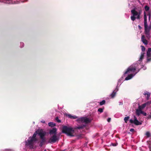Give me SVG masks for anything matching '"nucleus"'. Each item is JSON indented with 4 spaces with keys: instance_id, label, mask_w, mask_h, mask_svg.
<instances>
[{
    "instance_id": "obj_1",
    "label": "nucleus",
    "mask_w": 151,
    "mask_h": 151,
    "mask_svg": "<svg viewBox=\"0 0 151 151\" xmlns=\"http://www.w3.org/2000/svg\"><path fill=\"white\" fill-rule=\"evenodd\" d=\"M74 129L72 127H68L66 126H63L62 129V132L66 134L68 136L73 137V134L74 132Z\"/></svg>"
},
{
    "instance_id": "obj_2",
    "label": "nucleus",
    "mask_w": 151,
    "mask_h": 151,
    "mask_svg": "<svg viewBox=\"0 0 151 151\" xmlns=\"http://www.w3.org/2000/svg\"><path fill=\"white\" fill-rule=\"evenodd\" d=\"M39 130L37 132H38L40 139V140L39 142V145L40 147H41L46 142V139L45 136L46 134V133L45 131H44L43 130H41L40 131V132H39Z\"/></svg>"
},
{
    "instance_id": "obj_3",
    "label": "nucleus",
    "mask_w": 151,
    "mask_h": 151,
    "mask_svg": "<svg viewBox=\"0 0 151 151\" xmlns=\"http://www.w3.org/2000/svg\"><path fill=\"white\" fill-rule=\"evenodd\" d=\"M131 12L133 15V16L131 17V20L133 21H134L136 19L135 16H137L136 18L138 19H140V15L141 14L142 11L141 10H139L138 12L136 11L134 9H132L131 11Z\"/></svg>"
},
{
    "instance_id": "obj_4",
    "label": "nucleus",
    "mask_w": 151,
    "mask_h": 151,
    "mask_svg": "<svg viewBox=\"0 0 151 151\" xmlns=\"http://www.w3.org/2000/svg\"><path fill=\"white\" fill-rule=\"evenodd\" d=\"M78 123H85L86 124H88L91 122V120L86 117H80L76 120Z\"/></svg>"
},
{
    "instance_id": "obj_5",
    "label": "nucleus",
    "mask_w": 151,
    "mask_h": 151,
    "mask_svg": "<svg viewBox=\"0 0 151 151\" xmlns=\"http://www.w3.org/2000/svg\"><path fill=\"white\" fill-rule=\"evenodd\" d=\"M145 28V35H146V36L148 39H150L151 37L150 33V30L151 29V26H150L149 27L147 26V23L146 27Z\"/></svg>"
},
{
    "instance_id": "obj_6",
    "label": "nucleus",
    "mask_w": 151,
    "mask_h": 151,
    "mask_svg": "<svg viewBox=\"0 0 151 151\" xmlns=\"http://www.w3.org/2000/svg\"><path fill=\"white\" fill-rule=\"evenodd\" d=\"M58 140V138L56 135H53L49 139L48 143H54Z\"/></svg>"
},
{
    "instance_id": "obj_7",
    "label": "nucleus",
    "mask_w": 151,
    "mask_h": 151,
    "mask_svg": "<svg viewBox=\"0 0 151 151\" xmlns=\"http://www.w3.org/2000/svg\"><path fill=\"white\" fill-rule=\"evenodd\" d=\"M134 120L132 119H130V122L131 124H134L136 125H140L142 124V123L137 120V118L135 116H134Z\"/></svg>"
},
{
    "instance_id": "obj_8",
    "label": "nucleus",
    "mask_w": 151,
    "mask_h": 151,
    "mask_svg": "<svg viewBox=\"0 0 151 151\" xmlns=\"http://www.w3.org/2000/svg\"><path fill=\"white\" fill-rule=\"evenodd\" d=\"M136 68L135 66H131L128 68L127 70L125 72L124 74L125 75L128 73H129L131 72H134L136 70Z\"/></svg>"
},
{
    "instance_id": "obj_9",
    "label": "nucleus",
    "mask_w": 151,
    "mask_h": 151,
    "mask_svg": "<svg viewBox=\"0 0 151 151\" xmlns=\"http://www.w3.org/2000/svg\"><path fill=\"white\" fill-rule=\"evenodd\" d=\"M33 142H35L34 140L31 138L30 140L28 139L26 142V145H29V147L31 148H33L34 143Z\"/></svg>"
},
{
    "instance_id": "obj_10",
    "label": "nucleus",
    "mask_w": 151,
    "mask_h": 151,
    "mask_svg": "<svg viewBox=\"0 0 151 151\" xmlns=\"http://www.w3.org/2000/svg\"><path fill=\"white\" fill-rule=\"evenodd\" d=\"M41 130H43L42 129H38V130H37L35 132V133L33 134L32 137L31 138L32 139H33L34 140V141H36L37 140V138H36L37 134H38V132H37L38 131H39V132H40V131H41Z\"/></svg>"
},
{
    "instance_id": "obj_11",
    "label": "nucleus",
    "mask_w": 151,
    "mask_h": 151,
    "mask_svg": "<svg viewBox=\"0 0 151 151\" xmlns=\"http://www.w3.org/2000/svg\"><path fill=\"white\" fill-rule=\"evenodd\" d=\"M148 104V102H147L142 104L141 105H139V104L138 109H141V110H142L146 106V105Z\"/></svg>"
},
{
    "instance_id": "obj_12",
    "label": "nucleus",
    "mask_w": 151,
    "mask_h": 151,
    "mask_svg": "<svg viewBox=\"0 0 151 151\" xmlns=\"http://www.w3.org/2000/svg\"><path fill=\"white\" fill-rule=\"evenodd\" d=\"M57 129L56 128H53L52 129L50 130L49 133L50 134H54V135H56Z\"/></svg>"
},
{
    "instance_id": "obj_13",
    "label": "nucleus",
    "mask_w": 151,
    "mask_h": 151,
    "mask_svg": "<svg viewBox=\"0 0 151 151\" xmlns=\"http://www.w3.org/2000/svg\"><path fill=\"white\" fill-rule=\"evenodd\" d=\"M141 40L142 42L145 44L147 45L148 44V41L147 40L145 39L144 35H143L141 37Z\"/></svg>"
},
{
    "instance_id": "obj_14",
    "label": "nucleus",
    "mask_w": 151,
    "mask_h": 151,
    "mask_svg": "<svg viewBox=\"0 0 151 151\" xmlns=\"http://www.w3.org/2000/svg\"><path fill=\"white\" fill-rule=\"evenodd\" d=\"M147 22V17L145 12L144 13V26L145 28L146 27Z\"/></svg>"
},
{
    "instance_id": "obj_15",
    "label": "nucleus",
    "mask_w": 151,
    "mask_h": 151,
    "mask_svg": "<svg viewBox=\"0 0 151 151\" xmlns=\"http://www.w3.org/2000/svg\"><path fill=\"white\" fill-rule=\"evenodd\" d=\"M137 73V72H136L134 75L133 74H130L128 75V76L125 78V80H128L131 79Z\"/></svg>"
},
{
    "instance_id": "obj_16",
    "label": "nucleus",
    "mask_w": 151,
    "mask_h": 151,
    "mask_svg": "<svg viewBox=\"0 0 151 151\" xmlns=\"http://www.w3.org/2000/svg\"><path fill=\"white\" fill-rule=\"evenodd\" d=\"M151 48H149L148 49L147 51V55L148 57H151Z\"/></svg>"
},
{
    "instance_id": "obj_17",
    "label": "nucleus",
    "mask_w": 151,
    "mask_h": 151,
    "mask_svg": "<svg viewBox=\"0 0 151 151\" xmlns=\"http://www.w3.org/2000/svg\"><path fill=\"white\" fill-rule=\"evenodd\" d=\"M142 111L138 108L136 110V114L138 116H139L141 114Z\"/></svg>"
},
{
    "instance_id": "obj_18",
    "label": "nucleus",
    "mask_w": 151,
    "mask_h": 151,
    "mask_svg": "<svg viewBox=\"0 0 151 151\" xmlns=\"http://www.w3.org/2000/svg\"><path fill=\"white\" fill-rule=\"evenodd\" d=\"M67 116L68 117L71 119H76L77 118V116H73L69 114H67Z\"/></svg>"
},
{
    "instance_id": "obj_19",
    "label": "nucleus",
    "mask_w": 151,
    "mask_h": 151,
    "mask_svg": "<svg viewBox=\"0 0 151 151\" xmlns=\"http://www.w3.org/2000/svg\"><path fill=\"white\" fill-rule=\"evenodd\" d=\"M85 125H82L81 126H79L78 127H77L74 128V129H83L85 127Z\"/></svg>"
},
{
    "instance_id": "obj_20",
    "label": "nucleus",
    "mask_w": 151,
    "mask_h": 151,
    "mask_svg": "<svg viewBox=\"0 0 151 151\" xmlns=\"http://www.w3.org/2000/svg\"><path fill=\"white\" fill-rule=\"evenodd\" d=\"M144 95H147V100H148L150 97V93H149L148 92H146V93L145 92L144 93Z\"/></svg>"
},
{
    "instance_id": "obj_21",
    "label": "nucleus",
    "mask_w": 151,
    "mask_h": 151,
    "mask_svg": "<svg viewBox=\"0 0 151 151\" xmlns=\"http://www.w3.org/2000/svg\"><path fill=\"white\" fill-rule=\"evenodd\" d=\"M48 124L49 126L51 127H53L55 126V124L52 122H50Z\"/></svg>"
},
{
    "instance_id": "obj_22",
    "label": "nucleus",
    "mask_w": 151,
    "mask_h": 151,
    "mask_svg": "<svg viewBox=\"0 0 151 151\" xmlns=\"http://www.w3.org/2000/svg\"><path fill=\"white\" fill-rule=\"evenodd\" d=\"M144 54L145 53L144 52H141L140 58L139 60V61H141L142 60L143 58Z\"/></svg>"
},
{
    "instance_id": "obj_23",
    "label": "nucleus",
    "mask_w": 151,
    "mask_h": 151,
    "mask_svg": "<svg viewBox=\"0 0 151 151\" xmlns=\"http://www.w3.org/2000/svg\"><path fill=\"white\" fill-rule=\"evenodd\" d=\"M116 92H115V91H114L113 92L111 93L110 95V96L111 98H113L115 96L116 94Z\"/></svg>"
},
{
    "instance_id": "obj_24",
    "label": "nucleus",
    "mask_w": 151,
    "mask_h": 151,
    "mask_svg": "<svg viewBox=\"0 0 151 151\" xmlns=\"http://www.w3.org/2000/svg\"><path fill=\"white\" fill-rule=\"evenodd\" d=\"M104 109V107L103 108H99L98 110V111L100 113H101L103 112Z\"/></svg>"
},
{
    "instance_id": "obj_25",
    "label": "nucleus",
    "mask_w": 151,
    "mask_h": 151,
    "mask_svg": "<svg viewBox=\"0 0 151 151\" xmlns=\"http://www.w3.org/2000/svg\"><path fill=\"white\" fill-rule=\"evenodd\" d=\"M129 116L124 117V120L125 121V123H127V121H128V120L129 119Z\"/></svg>"
},
{
    "instance_id": "obj_26",
    "label": "nucleus",
    "mask_w": 151,
    "mask_h": 151,
    "mask_svg": "<svg viewBox=\"0 0 151 151\" xmlns=\"http://www.w3.org/2000/svg\"><path fill=\"white\" fill-rule=\"evenodd\" d=\"M105 103H106L105 101L104 100H103L102 101H101L100 102L99 104L100 105H102L105 104Z\"/></svg>"
},
{
    "instance_id": "obj_27",
    "label": "nucleus",
    "mask_w": 151,
    "mask_h": 151,
    "mask_svg": "<svg viewBox=\"0 0 151 151\" xmlns=\"http://www.w3.org/2000/svg\"><path fill=\"white\" fill-rule=\"evenodd\" d=\"M144 8H145V9L146 11H149V7L148 6H145Z\"/></svg>"
},
{
    "instance_id": "obj_28",
    "label": "nucleus",
    "mask_w": 151,
    "mask_h": 151,
    "mask_svg": "<svg viewBox=\"0 0 151 151\" xmlns=\"http://www.w3.org/2000/svg\"><path fill=\"white\" fill-rule=\"evenodd\" d=\"M55 120L57 121V122L58 123H60L61 122V120L59 119L58 117H57L55 118Z\"/></svg>"
},
{
    "instance_id": "obj_29",
    "label": "nucleus",
    "mask_w": 151,
    "mask_h": 151,
    "mask_svg": "<svg viewBox=\"0 0 151 151\" xmlns=\"http://www.w3.org/2000/svg\"><path fill=\"white\" fill-rule=\"evenodd\" d=\"M141 49L142 52H144L145 50V47L143 46H141Z\"/></svg>"
},
{
    "instance_id": "obj_30",
    "label": "nucleus",
    "mask_w": 151,
    "mask_h": 151,
    "mask_svg": "<svg viewBox=\"0 0 151 151\" xmlns=\"http://www.w3.org/2000/svg\"><path fill=\"white\" fill-rule=\"evenodd\" d=\"M146 135L148 137H149L150 136V134L149 132H147L146 133Z\"/></svg>"
},
{
    "instance_id": "obj_31",
    "label": "nucleus",
    "mask_w": 151,
    "mask_h": 151,
    "mask_svg": "<svg viewBox=\"0 0 151 151\" xmlns=\"http://www.w3.org/2000/svg\"><path fill=\"white\" fill-rule=\"evenodd\" d=\"M111 145L113 146H116L118 145V143L117 142L114 143H112L111 144Z\"/></svg>"
},
{
    "instance_id": "obj_32",
    "label": "nucleus",
    "mask_w": 151,
    "mask_h": 151,
    "mask_svg": "<svg viewBox=\"0 0 151 151\" xmlns=\"http://www.w3.org/2000/svg\"><path fill=\"white\" fill-rule=\"evenodd\" d=\"M141 114L143 115L146 116L147 115V113L145 112H144L143 111H142Z\"/></svg>"
},
{
    "instance_id": "obj_33",
    "label": "nucleus",
    "mask_w": 151,
    "mask_h": 151,
    "mask_svg": "<svg viewBox=\"0 0 151 151\" xmlns=\"http://www.w3.org/2000/svg\"><path fill=\"white\" fill-rule=\"evenodd\" d=\"M118 87H117H117H116V88H115V90L114 91H115V92H116H116H117V91H118Z\"/></svg>"
},
{
    "instance_id": "obj_34",
    "label": "nucleus",
    "mask_w": 151,
    "mask_h": 151,
    "mask_svg": "<svg viewBox=\"0 0 151 151\" xmlns=\"http://www.w3.org/2000/svg\"><path fill=\"white\" fill-rule=\"evenodd\" d=\"M129 131L131 132H134V129H133V128H132V129H131Z\"/></svg>"
},
{
    "instance_id": "obj_35",
    "label": "nucleus",
    "mask_w": 151,
    "mask_h": 151,
    "mask_svg": "<svg viewBox=\"0 0 151 151\" xmlns=\"http://www.w3.org/2000/svg\"><path fill=\"white\" fill-rule=\"evenodd\" d=\"M111 119L110 118H108L107 119V121L108 122H110L111 121Z\"/></svg>"
},
{
    "instance_id": "obj_36",
    "label": "nucleus",
    "mask_w": 151,
    "mask_h": 151,
    "mask_svg": "<svg viewBox=\"0 0 151 151\" xmlns=\"http://www.w3.org/2000/svg\"><path fill=\"white\" fill-rule=\"evenodd\" d=\"M138 27L140 30H141L142 29V27L139 25L138 26Z\"/></svg>"
},
{
    "instance_id": "obj_37",
    "label": "nucleus",
    "mask_w": 151,
    "mask_h": 151,
    "mask_svg": "<svg viewBox=\"0 0 151 151\" xmlns=\"http://www.w3.org/2000/svg\"><path fill=\"white\" fill-rule=\"evenodd\" d=\"M147 15H148V16H151V14L150 12H148V14Z\"/></svg>"
},
{
    "instance_id": "obj_38",
    "label": "nucleus",
    "mask_w": 151,
    "mask_h": 151,
    "mask_svg": "<svg viewBox=\"0 0 151 151\" xmlns=\"http://www.w3.org/2000/svg\"><path fill=\"white\" fill-rule=\"evenodd\" d=\"M151 60V58L147 59V60L148 61H150Z\"/></svg>"
},
{
    "instance_id": "obj_39",
    "label": "nucleus",
    "mask_w": 151,
    "mask_h": 151,
    "mask_svg": "<svg viewBox=\"0 0 151 151\" xmlns=\"http://www.w3.org/2000/svg\"><path fill=\"white\" fill-rule=\"evenodd\" d=\"M151 118V115H149L148 116V118Z\"/></svg>"
},
{
    "instance_id": "obj_40",
    "label": "nucleus",
    "mask_w": 151,
    "mask_h": 151,
    "mask_svg": "<svg viewBox=\"0 0 151 151\" xmlns=\"http://www.w3.org/2000/svg\"><path fill=\"white\" fill-rule=\"evenodd\" d=\"M150 17L151 16H149L148 19L149 20H150Z\"/></svg>"
},
{
    "instance_id": "obj_41",
    "label": "nucleus",
    "mask_w": 151,
    "mask_h": 151,
    "mask_svg": "<svg viewBox=\"0 0 151 151\" xmlns=\"http://www.w3.org/2000/svg\"><path fill=\"white\" fill-rule=\"evenodd\" d=\"M78 136V137L79 138L81 136V135H79Z\"/></svg>"
},
{
    "instance_id": "obj_42",
    "label": "nucleus",
    "mask_w": 151,
    "mask_h": 151,
    "mask_svg": "<svg viewBox=\"0 0 151 151\" xmlns=\"http://www.w3.org/2000/svg\"><path fill=\"white\" fill-rule=\"evenodd\" d=\"M44 151H47V150L46 149H45Z\"/></svg>"
},
{
    "instance_id": "obj_43",
    "label": "nucleus",
    "mask_w": 151,
    "mask_h": 151,
    "mask_svg": "<svg viewBox=\"0 0 151 151\" xmlns=\"http://www.w3.org/2000/svg\"><path fill=\"white\" fill-rule=\"evenodd\" d=\"M150 151H151V148H150Z\"/></svg>"
},
{
    "instance_id": "obj_44",
    "label": "nucleus",
    "mask_w": 151,
    "mask_h": 151,
    "mask_svg": "<svg viewBox=\"0 0 151 151\" xmlns=\"http://www.w3.org/2000/svg\"><path fill=\"white\" fill-rule=\"evenodd\" d=\"M43 123H45V121L43 122H42Z\"/></svg>"
},
{
    "instance_id": "obj_45",
    "label": "nucleus",
    "mask_w": 151,
    "mask_h": 151,
    "mask_svg": "<svg viewBox=\"0 0 151 151\" xmlns=\"http://www.w3.org/2000/svg\"><path fill=\"white\" fill-rule=\"evenodd\" d=\"M138 71H139V70H138V72H137V73Z\"/></svg>"
}]
</instances>
